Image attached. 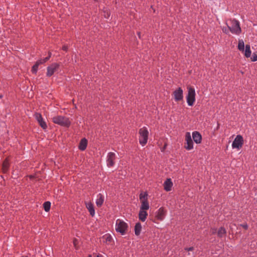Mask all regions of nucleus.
<instances>
[{"mask_svg":"<svg viewBox=\"0 0 257 257\" xmlns=\"http://www.w3.org/2000/svg\"><path fill=\"white\" fill-rule=\"evenodd\" d=\"M52 120L54 123L63 126L69 127L71 124L69 118L64 116L58 115L54 116L53 117Z\"/></svg>","mask_w":257,"mask_h":257,"instance_id":"1","label":"nucleus"},{"mask_svg":"<svg viewBox=\"0 0 257 257\" xmlns=\"http://www.w3.org/2000/svg\"><path fill=\"white\" fill-rule=\"evenodd\" d=\"M231 26H228L227 25V27L228 30L233 34H235L237 35L239 34L241 32V29L240 27L239 22L238 21L233 19L231 21Z\"/></svg>","mask_w":257,"mask_h":257,"instance_id":"2","label":"nucleus"},{"mask_svg":"<svg viewBox=\"0 0 257 257\" xmlns=\"http://www.w3.org/2000/svg\"><path fill=\"white\" fill-rule=\"evenodd\" d=\"M127 228L128 225L125 222L120 219L116 220L115 230L117 232L123 235L126 233Z\"/></svg>","mask_w":257,"mask_h":257,"instance_id":"3","label":"nucleus"},{"mask_svg":"<svg viewBox=\"0 0 257 257\" xmlns=\"http://www.w3.org/2000/svg\"><path fill=\"white\" fill-rule=\"evenodd\" d=\"M188 94L186 96L187 102L189 106H193L195 101V91L194 88L188 87Z\"/></svg>","mask_w":257,"mask_h":257,"instance_id":"4","label":"nucleus"},{"mask_svg":"<svg viewBox=\"0 0 257 257\" xmlns=\"http://www.w3.org/2000/svg\"><path fill=\"white\" fill-rule=\"evenodd\" d=\"M139 133L140 135L139 138L140 143L144 146L147 143L149 132L146 127H143L140 129Z\"/></svg>","mask_w":257,"mask_h":257,"instance_id":"5","label":"nucleus"},{"mask_svg":"<svg viewBox=\"0 0 257 257\" xmlns=\"http://www.w3.org/2000/svg\"><path fill=\"white\" fill-rule=\"evenodd\" d=\"M243 144V137L241 135H237L232 144V147L234 149H239L241 148Z\"/></svg>","mask_w":257,"mask_h":257,"instance_id":"6","label":"nucleus"},{"mask_svg":"<svg viewBox=\"0 0 257 257\" xmlns=\"http://www.w3.org/2000/svg\"><path fill=\"white\" fill-rule=\"evenodd\" d=\"M60 65L58 63H54L47 68V76H51L59 68Z\"/></svg>","mask_w":257,"mask_h":257,"instance_id":"7","label":"nucleus"},{"mask_svg":"<svg viewBox=\"0 0 257 257\" xmlns=\"http://www.w3.org/2000/svg\"><path fill=\"white\" fill-rule=\"evenodd\" d=\"M185 141L186 142L187 146H184V148L187 150L192 149L193 148L194 144L191 134L189 132H187L185 134Z\"/></svg>","mask_w":257,"mask_h":257,"instance_id":"8","label":"nucleus"},{"mask_svg":"<svg viewBox=\"0 0 257 257\" xmlns=\"http://www.w3.org/2000/svg\"><path fill=\"white\" fill-rule=\"evenodd\" d=\"M34 116L41 127L43 130H46L47 128V125L42 117V115L40 113L36 112Z\"/></svg>","mask_w":257,"mask_h":257,"instance_id":"9","label":"nucleus"},{"mask_svg":"<svg viewBox=\"0 0 257 257\" xmlns=\"http://www.w3.org/2000/svg\"><path fill=\"white\" fill-rule=\"evenodd\" d=\"M174 99L176 101H179L183 99V91L181 87H179L173 92Z\"/></svg>","mask_w":257,"mask_h":257,"instance_id":"10","label":"nucleus"},{"mask_svg":"<svg viewBox=\"0 0 257 257\" xmlns=\"http://www.w3.org/2000/svg\"><path fill=\"white\" fill-rule=\"evenodd\" d=\"M166 211L164 208L161 207L156 212V218L159 220H163L165 218Z\"/></svg>","mask_w":257,"mask_h":257,"instance_id":"11","label":"nucleus"},{"mask_svg":"<svg viewBox=\"0 0 257 257\" xmlns=\"http://www.w3.org/2000/svg\"><path fill=\"white\" fill-rule=\"evenodd\" d=\"M115 155L114 153L110 152L108 154L107 163V166L112 167L114 165V160L115 159Z\"/></svg>","mask_w":257,"mask_h":257,"instance_id":"12","label":"nucleus"},{"mask_svg":"<svg viewBox=\"0 0 257 257\" xmlns=\"http://www.w3.org/2000/svg\"><path fill=\"white\" fill-rule=\"evenodd\" d=\"M192 138L196 144H200L202 141V136L200 133L197 131H195L192 133Z\"/></svg>","mask_w":257,"mask_h":257,"instance_id":"13","label":"nucleus"},{"mask_svg":"<svg viewBox=\"0 0 257 257\" xmlns=\"http://www.w3.org/2000/svg\"><path fill=\"white\" fill-rule=\"evenodd\" d=\"M173 186V183L171 178H167L164 183V188L165 190L168 192L171 190Z\"/></svg>","mask_w":257,"mask_h":257,"instance_id":"14","label":"nucleus"},{"mask_svg":"<svg viewBox=\"0 0 257 257\" xmlns=\"http://www.w3.org/2000/svg\"><path fill=\"white\" fill-rule=\"evenodd\" d=\"M87 140L84 138L81 140L79 144L78 148L81 151H84L87 146Z\"/></svg>","mask_w":257,"mask_h":257,"instance_id":"15","label":"nucleus"},{"mask_svg":"<svg viewBox=\"0 0 257 257\" xmlns=\"http://www.w3.org/2000/svg\"><path fill=\"white\" fill-rule=\"evenodd\" d=\"M85 204H86V208H87V209L88 210V211L90 213V214L92 216H93L95 214V210H94V208L93 204L91 202H86Z\"/></svg>","mask_w":257,"mask_h":257,"instance_id":"16","label":"nucleus"},{"mask_svg":"<svg viewBox=\"0 0 257 257\" xmlns=\"http://www.w3.org/2000/svg\"><path fill=\"white\" fill-rule=\"evenodd\" d=\"M244 55L246 58L251 57V51L250 50V46L248 44H246L244 49Z\"/></svg>","mask_w":257,"mask_h":257,"instance_id":"17","label":"nucleus"},{"mask_svg":"<svg viewBox=\"0 0 257 257\" xmlns=\"http://www.w3.org/2000/svg\"><path fill=\"white\" fill-rule=\"evenodd\" d=\"M147 216L148 213L146 211L140 210L139 213V218L141 221L144 222L146 220Z\"/></svg>","mask_w":257,"mask_h":257,"instance_id":"18","label":"nucleus"},{"mask_svg":"<svg viewBox=\"0 0 257 257\" xmlns=\"http://www.w3.org/2000/svg\"><path fill=\"white\" fill-rule=\"evenodd\" d=\"M149 209V204L148 200H142L140 210L146 211Z\"/></svg>","mask_w":257,"mask_h":257,"instance_id":"19","label":"nucleus"},{"mask_svg":"<svg viewBox=\"0 0 257 257\" xmlns=\"http://www.w3.org/2000/svg\"><path fill=\"white\" fill-rule=\"evenodd\" d=\"M98 198L96 201V204L98 207H100L103 203L104 197L101 194H99L97 196Z\"/></svg>","mask_w":257,"mask_h":257,"instance_id":"20","label":"nucleus"},{"mask_svg":"<svg viewBox=\"0 0 257 257\" xmlns=\"http://www.w3.org/2000/svg\"><path fill=\"white\" fill-rule=\"evenodd\" d=\"M142 225L140 222H137L135 226V233L137 236L140 234L142 230Z\"/></svg>","mask_w":257,"mask_h":257,"instance_id":"21","label":"nucleus"},{"mask_svg":"<svg viewBox=\"0 0 257 257\" xmlns=\"http://www.w3.org/2000/svg\"><path fill=\"white\" fill-rule=\"evenodd\" d=\"M244 43L243 41L241 39L239 40L238 41V44L237 46V49L242 52H244Z\"/></svg>","mask_w":257,"mask_h":257,"instance_id":"22","label":"nucleus"},{"mask_svg":"<svg viewBox=\"0 0 257 257\" xmlns=\"http://www.w3.org/2000/svg\"><path fill=\"white\" fill-rule=\"evenodd\" d=\"M226 231L224 227H221L217 231V235L219 237H222L223 235L226 234Z\"/></svg>","mask_w":257,"mask_h":257,"instance_id":"23","label":"nucleus"},{"mask_svg":"<svg viewBox=\"0 0 257 257\" xmlns=\"http://www.w3.org/2000/svg\"><path fill=\"white\" fill-rule=\"evenodd\" d=\"M43 206L45 211L46 212H48L51 208V202L49 201H46L44 203Z\"/></svg>","mask_w":257,"mask_h":257,"instance_id":"24","label":"nucleus"},{"mask_svg":"<svg viewBox=\"0 0 257 257\" xmlns=\"http://www.w3.org/2000/svg\"><path fill=\"white\" fill-rule=\"evenodd\" d=\"M9 164L7 160H5L3 164V170L4 173H6L9 170Z\"/></svg>","mask_w":257,"mask_h":257,"instance_id":"25","label":"nucleus"},{"mask_svg":"<svg viewBox=\"0 0 257 257\" xmlns=\"http://www.w3.org/2000/svg\"><path fill=\"white\" fill-rule=\"evenodd\" d=\"M40 64L38 62V61L36 62L35 64L32 67V72L34 74H36L38 71V67Z\"/></svg>","mask_w":257,"mask_h":257,"instance_id":"26","label":"nucleus"},{"mask_svg":"<svg viewBox=\"0 0 257 257\" xmlns=\"http://www.w3.org/2000/svg\"><path fill=\"white\" fill-rule=\"evenodd\" d=\"M147 196L148 194L147 192H145L144 194L143 193H141L139 196L140 199L142 201V200H144L146 199H147Z\"/></svg>","mask_w":257,"mask_h":257,"instance_id":"27","label":"nucleus"},{"mask_svg":"<svg viewBox=\"0 0 257 257\" xmlns=\"http://www.w3.org/2000/svg\"><path fill=\"white\" fill-rule=\"evenodd\" d=\"M103 238L105 239V241L106 242H111L112 240V237L110 235L108 234H106L105 235V236H103Z\"/></svg>","mask_w":257,"mask_h":257,"instance_id":"28","label":"nucleus"},{"mask_svg":"<svg viewBox=\"0 0 257 257\" xmlns=\"http://www.w3.org/2000/svg\"><path fill=\"white\" fill-rule=\"evenodd\" d=\"M49 59V57H46L43 59H40L38 60V62L40 64H42L43 63H45Z\"/></svg>","mask_w":257,"mask_h":257,"instance_id":"29","label":"nucleus"},{"mask_svg":"<svg viewBox=\"0 0 257 257\" xmlns=\"http://www.w3.org/2000/svg\"><path fill=\"white\" fill-rule=\"evenodd\" d=\"M250 59L252 62L257 61V55L255 53H253L252 56L250 57Z\"/></svg>","mask_w":257,"mask_h":257,"instance_id":"30","label":"nucleus"},{"mask_svg":"<svg viewBox=\"0 0 257 257\" xmlns=\"http://www.w3.org/2000/svg\"><path fill=\"white\" fill-rule=\"evenodd\" d=\"M240 226L242 227L244 229L247 230L248 228V226L246 223L240 224Z\"/></svg>","mask_w":257,"mask_h":257,"instance_id":"31","label":"nucleus"},{"mask_svg":"<svg viewBox=\"0 0 257 257\" xmlns=\"http://www.w3.org/2000/svg\"><path fill=\"white\" fill-rule=\"evenodd\" d=\"M185 249L187 251H192L194 250V247L193 246L186 247L185 248Z\"/></svg>","mask_w":257,"mask_h":257,"instance_id":"32","label":"nucleus"},{"mask_svg":"<svg viewBox=\"0 0 257 257\" xmlns=\"http://www.w3.org/2000/svg\"><path fill=\"white\" fill-rule=\"evenodd\" d=\"M222 31H223L224 33H225V34H228V30H227V29H226V28H224V27H223V28H222Z\"/></svg>","mask_w":257,"mask_h":257,"instance_id":"33","label":"nucleus"},{"mask_svg":"<svg viewBox=\"0 0 257 257\" xmlns=\"http://www.w3.org/2000/svg\"><path fill=\"white\" fill-rule=\"evenodd\" d=\"M68 48V46H65V45H64V46H63L62 47V50H64V51H67Z\"/></svg>","mask_w":257,"mask_h":257,"instance_id":"34","label":"nucleus"},{"mask_svg":"<svg viewBox=\"0 0 257 257\" xmlns=\"http://www.w3.org/2000/svg\"><path fill=\"white\" fill-rule=\"evenodd\" d=\"M51 53L50 52H49L48 53V56H47L48 57H49V58L50 59V58L51 57Z\"/></svg>","mask_w":257,"mask_h":257,"instance_id":"35","label":"nucleus"},{"mask_svg":"<svg viewBox=\"0 0 257 257\" xmlns=\"http://www.w3.org/2000/svg\"><path fill=\"white\" fill-rule=\"evenodd\" d=\"M137 34H138V36H139V38H141V32H138L137 33Z\"/></svg>","mask_w":257,"mask_h":257,"instance_id":"36","label":"nucleus"},{"mask_svg":"<svg viewBox=\"0 0 257 257\" xmlns=\"http://www.w3.org/2000/svg\"><path fill=\"white\" fill-rule=\"evenodd\" d=\"M216 229H214V230L212 232V233H215L216 232Z\"/></svg>","mask_w":257,"mask_h":257,"instance_id":"37","label":"nucleus"},{"mask_svg":"<svg viewBox=\"0 0 257 257\" xmlns=\"http://www.w3.org/2000/svg\"><path fill=\"white\" fill-rule=\"evenodd\" d=\"M3 96L2 95H0V98H2Z\"/></svg>","mask_w":257,"mask_h":257,"instance_id":"38","label":"nucleus"},{"mask_svg":"<svg viewBox=\"0 0 257 257\" xmlns=\"http://www.w3.org/2000/svg\"><path fill=\"white\" fill-rule=\"evenodd\" d=\"M88 257H92L91 255H89Z\"/></svg>","mask_w":257,"mask_h":257,"instance_id":"39","label":"nucleus"},{"mask_svg":"<svg viewBox=\"0 0 257 257\" xmlns=\"http://www.w3.org/2000/svg\"><path fill=\"white\" fill-rule=\"evenodd\" d=\"M256 202H257V197H256Z\"/></svg>","mask_w":257,"mask_h":257,"instance_id":"40","label":"nucleus"}]
</instances>
